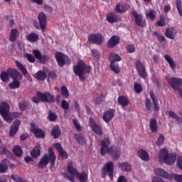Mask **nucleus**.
<instances>
[{
  "label": "nucleus",
  "mask_w": 182,
  "mask_h": 182,
  "mask_svg": "<svg viewBox=\"0 0 182 182\" xmlns=\"http://www.w3.org/2000/svg\"><path fill=\"white\" fill-rule=\"evenodd\" d=\"M102 147L100 149L101 156H105L107 152L108 154H111L114 160H118L120 158V151L117 146H110V139L109 138H105L101 142Z\"/></svg>",
  "instance_id": "obj_1"
},
{
  "label": "nucleus",
  "mask_w": 182,
  "mask_h": 182,
  "mask_svg": "<svg viewBox=\"0 0 182 182\" xmlns=\"http://www.w3.org/2000/svg\"><path fill=\"white\" fill-rule=\"evenodd\" d=\"M92 72V67L87 65L82 60H79L77 62V65L73 66V73L76 76H78L79 80L81 82H85V75L90 73Z\"/></svg>",
  "instance_id": "obj_2"
},
{
  "label": "nucleus",
  "mask_w": 182,
  "mask_h": 182,
  "mask_svg": "<svg viewBox=\"0 0 182 182\" xmlns=\"http://www.w3.org/2000/svg\"><path fill=\"white\" fill-rule=\"evenodd\" d=\"M48 163L50 164L52 167H53L56 163V156L55 155V152L53 151V149L52 147L48 149V154H44L43 156L40 159L37 164V167H38V168H45V167L48 166Z\"/></svg>",
  "instance_id": "obj_3"
},
{
  "label": "nucleus",
  "mask_w": 182,
  "mask_h": 182,
  "mask_svg": "<svg viewBox=\"0 0 182 182\" xmlns=\"http://www.w3.org/2000/svg\"><path fill=\"white\" fill-rule=\"evenodd\" d=\"M33 55L31 53L26 54V57L27 58L30 63H35L36 58L37 59V60L39 61L40 63L45 65V63H46V62H48V60L49 59L48 58V55H42V53H41L39 50H33Z\"/></svg>",
  "instance_id": "obj_4"
},
{
  "label": "nucleus",
  "mask_w": 182,
  "mask_h": 182,
  "mask_svg": "<svg viewBox=\"0 0 182 182\" xmlns=\"http://www.w3.org/2000/svg\"><path fill=\"white\" fill-rule=\"evenodd\" d=\"M114 173V164L112 161L107 162L101 170L102 178H105L106 176H109L110 180H113V173Z\"/></svg>",
  "instance_id": "obj_5"
},
{
  "label": "nucleus",
  "mask_w": 182,
  "mask_h": 182,
  "mask_svg": "<svg viewBox=\"0 0 182 182\" xmlns=\"http://www.w3.org/2000/svg\"><path fill=\"white\" fill-rule=\"evenodd\" d=\"M55 59L59 68H63L65 65H70L72 63V60L68 55L60 52L55 53Z\"/></svg>",
  "instance_id": "obj_6"
},
{
  "label": "nucleus",
  "mask_w": 182,
  "mask_h": 182,
  "mask_svg": "<svg viewBox=\"0 0 182 182\" xmlns=\"http://www.w3.org/2000/svg\"><path fill=\"white\" fill-rule=\"evenodd\" d=\"M9 105L6 102H3L0 105V114L3 117L4 120L7 123H11L12 119L11 118V114L9 113Z\"/></svg>",
  "instance_id": "obj_7"
},
{
  "label": "nucleus",
  "mask_w": 182,
  "mask_h": 182,
  "mask_svg": "<svg viewBox=\"0 0 182 182\" xmlns=\"http://www.w3.org/2000/svg\"><path fill=\"white\" fill-rule=\"evenodd\" d=\"M131 14L133 18H134V22L137 26H139V28H146L147 26L146 18H144L143 14H139L136 11H131Z\"/></svg>",
  "instance_id": "obj_8"
},
{
  "label": "nucleus",
  "mask_w": 182,
  "mask_h": 182,
  "mask_svg": "<svg viewBox=\"0 0 182 182\" xmlns=\"http://www.w3.org/2000/svg\"><path fill=\"white\" fill-rule=\"evenodd\" d=\"M36 96L40 99L41 102H43V103H55V102H56L55 95H53L49 92H37Z\"/></svg>",
  "instance_id": "obj_9"
},
{
  "label": "nucleus",
  "mask_w": 182,
  "mask_h": 182,
  "mask_svg": "<svg viewBox=\"0 0 182 182\" xmlns=\"http://www.w3.org/2000/svg\"><path fill=\"white\" fill-rule=\"evenodd\" d=\"M168 83L173 90H180V87L182 86V79L173 77L170 78Z\"/></svg>",
  "instance_id": "obj_10"
},
{
  "label": "nucleus",
  "mask_w": 182,
  "mask_h": 182,
  "mask_svg": "<svg viewBox=\"0 0 182 182\" xmlns=\"http://www.w3.org/2000/svg\"><path fill=\"white\" fill-rule=\"evenodd\" d=\"M103 36L100 33H91L88 36V41L95 45H102L103 43Z\"/></svg>",
  "instance_id": "obj_11"
},
{
  "label": "nucleus",
  "mask_w": 182,
  "mask_h": 182,
  "mask_svg": "<svg viewBox=\"0 0 182 182\" xmlns=\"http://www.w3.org/2000/svg\"><path fill=\"white\" fill-rule=\"evenodd\" d=\"M135 66L138 75H139L140 77H141L142 79H146V77H147V73L146 72V68L143 65L141 61L137 60L135 62Z\"/></svg>",
  "instance_id": "obj_12"
},
{
  "label": "nucleus",
  "mask_w": 182,
  "mask_h": 182,
  "mask_svg": "<svg viewBox=\"0 0 182 182\" xmlns=\"http://www.w3.org/2000/svg\"><path fill=\"white\" fill-rule=\"evenodd\" d=\"M90 122V127L92 130L95 134H97V136H102L103 134V130H102V128L100 126H99L96 122H95V119L93 118L90 117L89 119Z\"/></svg>",
  "instance_id": "obj_13"
},
{
  "label": "nucleus",
  "mask_w": 182,
  "mask_h": 182,
  "mask_svg": "<svg viewBox=\"0 0 182 182\" xmlns=\"http://www.w3.org/2000/svg\"><path fill=\"white\" fill-rule=\"evenodd\" d=\"M30 130L37 139H45V132L39 128L36 129L35 123H31Z\"/></svg>",
  "instance_id": "obj_14"
},
{
  "label": "nucleus",
  "mask_w": 182,
  "mask_h": 182,
  "mask_svg": "<svg viewBox=\"0 0 182 182\" xmlns=\"http://www.w3.org/2000/svg\"><path fill=\"white\" fill-rule=\"evenodd\" d=\"M38 21L39 22L40 28L43 32L46 31V23L48 22V17L43 12L39 13L38 16Z\"/></svg>",
  "instance_id": "obj_15"
},
{
  "label": "nucleus",
  "mask_w": 182,
  "mask_h": 182,
  "mask_svg": "<svg viewBox=\"0 0 182 182\" xmlns=\"http://www.w3.org/2000/svg\"><path fill=\"white\" fill-rule=\"evenodd\" d=\"M116 112V109H109L104 112V114L102 116V119L105 123H110V120L113 119V117H114V112Z\"/></svg>",
  "instance_id": "obj_16"
},
{
  "label": "nucleus",
  "mask_w": 182,
  "mask_h": 182,
  "mask_svg": "<svg viewBox=\"0 0 182 182\" xmlns=\"http://www.w3.org/2000/svg\"><path fill=\"white\" fill-rule=\"evenodd\" d=\"M19 126H21V121L19 119H16L13 122L10 127L9 136L10 137H14L18 131L19 130Z\"/></svg>",
  "instance_id": "obj_17"
},
{
  "label": "nucleus",
  "mask_w": 182,
  "mask_h": 182,
  "mask_svg": "<svg viewBox=\"0 0 182 182\" xmlns=\"http://www.w3.org/2000/svg\"><path fill=\"white\" fill-rule=\"evenodd\" d=\"M8 73L11 79H13V80L18 79V80H22V78H23L22 74H21V73H19L18 70L15 68H9Z\"/></svg>",
  "instance_id": "obj_18"
},
{
  "label": "nucleus",
  "mask_w": 182,
  "mask_h": 182,
  "mask_svg": "<svg viewBox=\"0 0 182 182\" xmlns=\"http://www.w3.org/2000/svg\"><path fill=\"white\" fill-rule=\"evenodd\" d=\"M120 42V37L118 36H112L107 43V46L109 49H113L115 46L119 45Z\"/></svg>",
  "instance_id": "obj_19"
},
{
  "label": "nucleus",
  "mask_w": 182,
  "mask_h": 182,
  "mask_svg": "<svg viewBox=\"0 0 182 182\" xmlns=\"http://www.w3.org/2000/svg\"><path fill=\"white\" fill-rule=\"evenodd\" d=\"M54 147H55L56 150H58L60 156L62 157L63 160H66L69 158V155H68V152L63 151V147L59 143H55L54 144Z\"/></svg>",
  "instance_id": "obj_20"
},
{
  "label": "nucleus",
  "mask_w": 182,
  "mask_h": 182,
  "mask_svg": "<svg viewBox=\"0 0 182 182\" xmlns=\"http://www.w3.org/2000/svg\"><path fill=\"white\" fill-rule=\"evenodd\" d=\"M177 160V155L176 154H169L164 159V163L168 166H173Z\"/></svg>",
  "instance_id": "obj_21"
},
{
  "label": "nucleus",
  "mask_w": 182,
  "mask_h": 182,
  "mask_svg": "<svg viewBox=\"0 0 182 182\" xmlns=\"http://www.w3.org/2000/svg\"><path fill=\"white\" fill-rule=\"evenodd\" d=\"M149 129L152 133H157L159 132V124L157 119L152 118L149 120Z\"/></svg>",
  "instance_id": "obj_22"
},
{
  "label": "nucleus",
  "mask_w": 182,
  "mask_h": 182,
  "mask_svg": "<svg viewBox=\"0 0 182 182\" xmlns=\"http://www.w3.org/2000/svg\"><path fill=\"white\" fill-rule=\"evenodd\" d=\"M41 144H36L35 147L31 151V156L33 159H38L41 156Z\"/></svg>",
  "instance_id": "obj_23"
},
{
  "label": "nucleus",
  "mask_w": 182,
  "mask_h": 182,
  "mask_svg": "<svg viewBox=\"0 0 182 182\" xmlns=\"http://www.w3.org/2000/svg\"><path fill=\"white\" fill-rule=\"evenodd\" d=\"M50 134L53 139H59L60 137L62 134V131L60 130V127H59V125H55L52 129Z\"/></svg>",
  "instance_id": "obj_24"
},
{
  "label": "nucleus",
  "mask_w": 182,
  "mask_h": 182,
  "mask_svg": "<svg viewBox=\"0 0 182 182\" xmlns=\"http://www.w3.org/2000/svg\"><path fill=\"white\" fill-rule=\"evenodd\" d=\"M75 140L77 141L78 144L83 146V144H86V137H85V134L82 133L75 134Z\"/></svg>",
  "instance_id": "obj_25"
},
{
  "label": "nucleus",
  "mask_w": 182,
  "mask_h": 182,
  "mask_svg": "<svg viewBox=\"0 0 182 182\" xmlns=\"http://www.w3.org/2000/svg\"><path fill=\"white\" fill-rule=\"evenodd\" d=\"M26 39L28 42H30V43H35V42L39 41V35L36 33H31L26 36Z\"/></svg>",
  "instance_id": "obj_26"
},
{
  "label": "nucleus",
  "mask_w": 182,
  "mask_h": 182,
  "mask_svg": "<svg viewBox=\"0 0 182 182\" xmlns=\"http://www.w3.org/2000/svg\"><path fill=\"white\" fill-rule=\"evenodd\" d=\"M154 171L155 174H156V176H159V177H163L164 178L168 179L171 178L170 174L163 168H156Z\"/></svg>",
  "instance_id": "obj_27"
},
{
  "label": "nucleus",
  "mask_w": 182,
  "mask_h": 182,
  "mask_svg": "<svg viewBox=\"0 0 182 182\" xmlns=\"http://www.w3.org/2000/svg\"><path fill=\"white\" fill-rule=\"evenodd\" d=\"M176 35H177V33L174 32V28L170 27L166 29L165 36H166L168 39H176Z\"/></svg>",
  "instance_id": "obj_28"
},
{
  "label": "nucleus",
  "mask_w": 182,
  "mask_h": 182,
  "mask_svg": "<svg viewBox=\"0 0 182 182\" xmlns=\"http://www.w3.org/2000/svg\"><path fill=\"white\" fill-rule=\"evenodd\" d=\"M153 36H156L157 41L160 42L161 44L163 45V46H165V45L167 44V40L166 39V37L164 36L160 35L157 31H154L152 33Z\"/></svg>",
  "instance_id": "obj_29"
},
{
  "label": "nucleus",
  "mask_w": 182,
  "mask_h": 182,
  "mask_svg": "<svg viewBox=\"0 0 182 182\" xmlns=\"http://www.w3.org/2000/svg\"><path fill=\"white\" fill-rule=\"evenodd\" d=\"M10 162L8 159H3L0 163V173H4L6 172L9 167Z\"/></svg>",
  "instance_id": "obj_30"
},
{
  "label": "nucleus",
  "mask_w": 182,
  "mask_h": 182,
  "mask_svg": "<svg viewBox=\"0 0 182 182\" xmlns=\"http://www.w3.org/2000/svg\"><path fill=\"white\" fill-rule=\"evenodd\" d=\"M117 102L118 105H120L122 107H127V106H129V99H127L124 95L118 97Z\"/></svg>",
  "instance_id": "obj_31"
},
{
  "label": "nucleus",
  "mask_w": 182,
  "mask_h": 182,
  "mask_svg": "<svg viewBox=\"0 0 182 182\" xmlns=\"http://www.w3.org/2000/svg\"><path fill=\"white\" fill-rule=\"evenodd\" d=\"M118 167L121 168L122 171H132V165L127 162L119 163Z\"/></svg>",
  "instance_id": "obj_32"
},
{
  "label": "nucleus",
  "mask_w": 182,
  "mask_h": 182,
  "mask_svg": "<svg viewBox=\"0 0 182 182\" xmlns=\"http://www.w3.org/2000/svg\"><path fill=\"white\" fill-rule=\"evenodd\" d=\"M67 170L71 176H77V174H79L77 169L73 167V163L72 162L68 164Z\"/></svg>",
  "instance_id": "obj_33"
},
{
  "label": "nucleus",
  "mask_w": 182,
  "mask_h": 182,
  "mask_svg": "<svg viewBox=\"0 0 182 182\" xmlns=\"http://www.w3.org/2000/svg\"><path fill=\"white\" fill-rule=\"evenodd\" d=\"M18 35H19V31L17 28L11 29L9 37L10 42H15L18 39Z\"/></svg>",
  "instance_id": "obj_34"
},
{
  "label": "nucleus",
  "mask_w": 182,
  "mask_h": 182,
  "mask_svg": "<svg viewBox=\"0 0 182 182\" xmlns=\"http://www.w3.org/2000/svg\"><path fill=\"white\" fill-rule=\"evenodd\" d=\"M170 154H168V150H167V149L166 148H162L159 153V160L160 161H161V160H164L166 159V158Z\"/></svg>",
  "instance_id": "obj_35"
},
{
  "label": "nucleus",
  "mask_w": 182,
  "mask_h": 182,
  "mask_svg": "<svg viewBox=\"0 0 182 182\" xmlns=\"http://www.w3.org/2000/svg\"><path fill=\"white\" fill-rule=\"evenodd\" d=\"M138 156L144 161H149L150 159V156H149V153H147V151L143 149L138 151Z\"/></svg>",
  "instance_id": "obj_36"
},
{
  "label": "nucleus",
  "mask_w": 182,
  "mask_h": 182,
  "mask_svg": "<svg viewBox=\"0 0 182 182\" xmlns=\"http://www.w3.org/2000/svg\"><path fill=\"white\" fill-rule=\"evenodd\" d=\"M34 77L38 80H45L46 79V73L42 70L38 71L36 74H34Z\"/></svg>",
  "instance_id": "obj_37"
},
{
  "label": "nucleus",
  "mask_w": 182,
  "mask_h": 182,
  "mask_svg": "<svg viewBox=\"0 0 182 182\" xmlns=\"http://www.w3.org/2000/svg\"><path fill=\"white\" fill-rule=\"evenodd\" d=\"M164 59L168 63L171 69H176V63H174V60H173L171 56H170L168 55H165Z\"/></svg>",
  "instance_id": "obj_38"
},
{
  "label": "nucleus",
  "mask_w": 182,
  "mask_h": 182,
  "mask_svg": "<svg viewBox=\"0 0 182 182\" xmlns=\"http://www.w3.org/2000/svg\"><path fill=\"white\" fill-rule=\"evenodd\" d=\"M107 21L109 23H114L117 22V16L114 13H109L107 15Z\"/></svg>",
  "instance_id": "obj_39"
},
{
  "label": "nucleus",
  "mask_w": 182,
  "mask_h": 182,
  "mask_svg": "<svg viewBox=\"0 0 182 182\" xmlns=\"http://www.w3.org/2000/svg\"><path fill=\"white\" fill-rule=\"evenodd\" d=\"M9 87L13 90L19 89V87H21L19 79L13 80V82L9 85Z\"/></svg>",
  "instance_id": "obj_40"
},
{
  "label": "nucleus",
  "mask_w": 182,
  "mask_h": 182,
  "mask_svg": "<svg viewBox=\"0 0 182 182\" xmlns=\"http://www.w3.org/2000/svg\"><path fill=\"white\" fill-rule=\"evenodd\" d=\"M16 65L17 68H18V69L21 70L23 76H26V75H28V70H26V68H25V66H23V65L21 63V62L16 61Z\"/></svg>",
  "instance_id": "obj_41"
},
{
  "label": "nucleus",
  "mask_w": 182,
  "mask_h": 182,
  "mask_svg": "<svg viewBox=\"0 0 182 182\" xmlns=\"http://www.w3.org/2000/svg\"><path fill=\"white\" fill-rule=\"evenodd\" d=\"M109 59L110 62H120L122 60V57L116 53L109 54Z\"/></svg>",
  "instance_id": "obj_42"
},
{
  "label": "nucleus",
  "mask_w": 182,
  "mask_h": 182,
  "mask_svg": "<svg viewBox=\"0 0 182 182\" xmlns=\"http://www.w3.org/2000/svg\"><path fill=\"white\" fill-rule=\"evenodd\" d=\"M13 153L17 157H21L22 156L23 151H22V148L19 146H15L13 148Z\"/></svg>",
  "instance_id": "obj_43"
},
{
  "label": "nucleus",
  "mask_w": 182,
  "mask_h": 182,
  "mask_svg": "<svg viewBox=\"0 0 182 182\" xmlns=\"http://www.w3.org/2000/svg\"><path fill=\"white\" fill-rule=\"evenodd\" d=\"M0 79L3 82H8L9 80V73L7 71H2L0 74Z\"/></svg>",
  "instance_id": "obj_44"
},
{
  "label": "nucleus",
  "mask_w": 182,
  "mask_h": 182,
  "mask_svg": "<svg viewBox=\"0 0 182 182\" xmlns=\"http://www.w3.org/2000/svg\"><path fill=\"white\" fill-rule=\"evenodd\" d=\"M110 68L114 73H120V68H119V64L116 62H112L110 63Z\"/></svg>",
  "instance_id": "obj_45"
},
{
  "label": "nucleus",
  "mask_w": 182,
  "mask_h": 182,
  "mask_svg": "<svg viewBox=\"0 0 182 182\" xmlns=\"http://www.w3.org/2000/svg\"><path fill=\"white\" fill-rule=\"evenodd\" d=\"M60 93L65 99H68L69 97V90L66 86H63L60 87Z\"/></svg>",
  "instance_id": "obj_46"
},
{
  "label": "nucleus",
  "mask_w": 182,
  "mask_h": 182,
  "mask_svg": "<svg viewBox=\"0 0 182 182\" xmlns=\"http://www.w3.org/2000/svg\"><path fill=\"white\" fill-rule=\"evenodd\" d=\"M77 176L80 182H87L88 176L86 174L85 172L78 173Z\"/></svg>",
  "instance_id": "obj_47"
},
{
  "label": "nucleus",
  "mask_w": 182,
  "mask_h": 182,
  "mask_svg": "<svg viewBox=\"0 0 182 182\" xmlns=\"http://www.w3.org/2000/svg\"><path fill=\"white\" fill-rule=\"evenodd\" d=\"M168 116H170L172 119H174V120H176V122H178V123H181V118H180L177 113H176L175 112L169 111Z\"/></svg>",
  "instance_id": "obj_48"
},
{
  "label": "nucleus",
  "mask_w": 182,
  "mask_h": 182,
  "mask_svg": "<svg viewBox=\"0 0 182 182\" xmlns=\"http://www.w3.org/2000/svg\"><path fill=\"white\" fill-rule=\"evenodd\" d=\"M146 18H149L150 21H155L156 20V11L154 10L149 11L146 14Z\"/></svg>",
  "instance_id": "obj_49"
},
{
  "label": "nucleus",
  "mask_w": 182,
  "mask_h": 182,
  "mask_svg": "<svg viewBox=\"0 0 182 182\" xmlns=\"http://www.w3.org/2000/svg\"><path fill=\"white\" fill-rule=\"evenodd\" d=\"M156 25L158 26H166V17L164 16H160V20L157 21Z\"/></svg>",
  "instance_id": "obj_50"
},
{
  "label": "nucleus",
  "mask_w": 182,
  "mask_h": 182,
  "mask_svg": "<svg viewBox=\"0 0 182 182\" xmlns=\"http://www.w3.org/2000/svg\"><path fill=\"white\" fill-rule=\"evenodd\" d=\"M134 87L136 93H141L143 92V87L137 82H134Z\"/></svg>",
  "instance_id": "obj_51"
},
{
  "label": "nucleus",
  "mask_w": 182,
  "mask_h": 182,
  "mask_svg": "<svg viewBox=\"0 0 182 182\" xmlns=\"http://www.w3.org/2000/svg\"><path fill=\"white\" fill-rule=\"evenodd\" d=\"M126 50L128 53H134L136 52V47L133 44H129L126 46Z\"/></svg>",
  "instance_id": "obj_52"
},
{
  "label": "nucleus",
  "mask_w": 182,
  "mask_h": 182,
  "mask_svg": "<svg viewBox=\"0 0 182 182\" xmlns=\"http://www.w3.org/2000/svg\"><path fill=\"white\" fill-rule=\"evenodd\" d=\"M176 9L179 14V16H182V4L181 0H176Z\"/></svg>",
  "instance_id": "obj_53"
},
{
  "label": "nucleus",
  "mask_w": 182,
  "mask_h": 182,
  "mask_svg": "<svg viewBox=\"0 0 182 182\" xmlns=\"http://www.w3.org/2000/svg\"><path fill=\"white\" fill-rule=\"evenodd\" d=\"M73 123L77 132H82V127H80V124H79V122L76 119H73Z\"/></svg>",
  "instance_id": "obj_54"
},
{
  "label": "nucleus",
  "mask_w": 182,
  "mask_h": 182,
  "mask_svg": "<svg viewBox=\"0 0 182 182\" xmlns=\"http://www.w3.org/2000/svg\"><path fill=\"white\" fill-rule=\"evenodd\" d=\"M48 119L50 122H55L56 119H58V115H56V114L50 111L48 112Z\"/></svg>",
  "instance_id": "obj_55"
},
{
  "label": "nucleus",
  "mask_w": 182,
  "mask_h": 182,
  "mask_svg": "<svg viewBox=\"0 0 182 182\" xmlns=\"http://www.w3.org/2000/svg\"><path fill=\"white\" fill-rule=\"evenodd\" d=\"M115 11L117 12V14H123L125 12L124 8L123 6L120 5V4H117L115 7Z\"/></svg>",
  "instance_id": "obj_56"
},
{
  "label": "nucleus",
  "mask_w": 182,
  "mask_h": 182,
  "mask_svg": "<svg viewBox=\"0 0 182 182\" xmlns=\"http://www.w3.org/2000/svg\"><path fill=\"white\" fill-rule=\"evenodd\" d=\"M164 143V135L160 134L157 141H156V146H161Z\"/></svg>",
  "instance_id": "obj_57"
},
{
  "label": "nucleus",
  "mask_w": 182,
  "mask_h": 182,
  "mask_svg": "<svg viewBox=\"0 0 182 182\" xmlns=\"http://www.w3.org/2000/svg\"><path fill=\"white\" fill-rule=\"evenodd\" d=\"M0 155L1 156H9V151L6 150V148L0 146Z\"/></svg>",
  "instance_id": "obj_58"
},
{
  "label": "nucleus",
  "mask_w": 182,
  "mask_h": 182,
  "mask_svg": "<svg viewBox=\"0 0 182 182\" xmlns=\"http://www.w3.org/2000/svg\"><path fill=\"white\" fill-rule=\"evenodd\" d=\"M61 107L64 110H69V102L65 100H63L61 102Z\"/></svg>",
  "instance_id": "obj_59"
},
{
  "label": "nucleus",
  "mask_w": 182,
  "mask_h": 182,
  "mask_svg": "<svg viewBox=\"0 0 182 182\" xmlns=\"http://www.w3.org/2000/svg\"><path fill=\"white\" fill-rule=\"evenodd\" d=\"M63 176H64V177H65V178H68L69 180V181H71V182L76 181V179L75 178V176H73L72 175H70L68 173H63Z\"/></svg>",
  "instance_id": "obj_60"
},
{
  "label": "nucleus",
  "mask_w": 182,
  "mask_h": 182,
  "mask_svg": "<svg viewBox=\"0 0 182 182\" xmlns=\"http://www.w3.org/2000/svg\"><path fill=\"white\" fill-rule=\"evenodd\" d=\"M145 106L149 112L151 110V101L150 100V99L147 98L145 100Z\"/></svg>",
  "instance_id": "obj_61"
},
{
  "label": "nucleus",
  "mask_w": 182,
  "mask_h": 182,
  "mask_svg": "<svg viewBox=\"0 0 182 182\" xmlns=\"http://www.w3.org/2000/svg\"><path fill=\"white\" fill-rule=\"evenodd\" d=\"M176 166L182 171V156H178L177 159Z\"/></svg>",
  "instance_id": "obj_62"
},
{
  "label": "nucleus",
  "mask_w": 182,
  "mask_h": 182,
  "mask_svg": "<svg viewBox=\"0 0 182 182\" xmlns=\"http://www.w3.org/2000/svg\"><path fill=\"white\" fill-rule=\"evenodd\" d=\"M117 182H129L126 176L121 175L118 177Z\"/></svg>",
  "instance_id": "obj_63"
},
{
  "label": "nucleus",
  "mask_w": 182,
  "mask_h": 182,
  "mask_svg": "<svg viewBox=\"0 0 182 182\" xmlns=\"http://www.w3.org/2000/svg\"><path fill=\"white\" fill-rule=\"evenodd\" d=\"M173 178L176 180V181L182 182V175L174 174Z\"/></svg>",
  "instance_id": "obj_64"
}]
</instances>
